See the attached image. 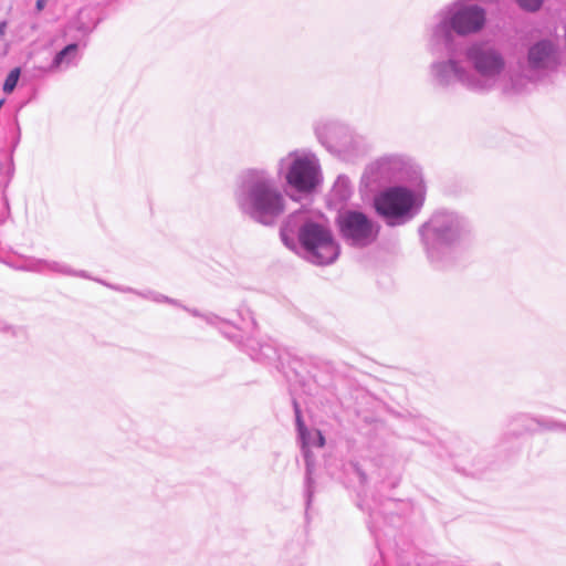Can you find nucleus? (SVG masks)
Wrapping results in <instances>:
<instances>
[{
  "label": "nucleus",
  "mask_w": 566,
  "mask_h": 566,
  "mask_svg": "<svg viewBox=\"0 0 566 566\" xmlns=\"http://www.w3.org/2000/svg\"><path fill=\"white\" fill-rule=\"evenodd\" d=\"M302 247L310 253L311 260L317 264H329L338 255V245L331 230L321 223L306 222L298 232Z\"/></svg>",
  "instance_id": "obj_1"
},
{
  "label": "nucleus",
  "mask_w": 566,
  "mask_h": 566,
  "mask_svg": "<svg viewBox=\"0 0 566 566\" xmlns=\"http://www.w3.org/2000/svg\"><path fill=\"white\" fill-rule=\"evenodd\" d=\"M249 203L251 213L263 223H270L284 209L282 196L265 184L252 188Z\"/></svg>",
  "instance_id": "obj_2"
},
{
  "label": "nucleus",
  "mask_w": 566,
  "mask_h": 566,
  "mask_svg": "<svg viewBox=\"0 0 566 566\" xmlns=\"http://www.w3.org/2000/svg\"><path fill=\"white\" fill-rule=\"evenodd\" d=\"M413 202V196L409 190L392 188L375 199V207L386 218H398L408 213Z\"/></svg>",
  "instance_id": "obj_3"
},
{
  "label": "nucleus",
  "mask_w": 566,
  "mask_h": 566,
  "mask_svg": "<svg viewBox=\"0 0 566 566\" xmlns=\"http://www.w3.org/2000/svg\"><path fill=\"white\" fill-rule=\"evenodd\" d=\"M286 180L300 192H311L319 184L318 168L308 158H297L293 161Z\"/></svg>",
  "instance_id": "obj_4"
},
{
  "label": "nucleus",
  "mask_w": 566,
  "mask_h": 566,
  "mask_svg": "<svg viewBox=\"0 0 566 566\" xmlns=\"http://www.w3.org/2000/svg\"><path fill=\"white\" fill-rule=\"evenodd\" d=\"M342 234L355 243H365L373 237V224L369 219L358 211H345L338 217Z\"/></svg>",
  "instance_id": "obj_5"
},
{
  "label": "nucleus",
  "mask_w": 566,
  "mask_h": 566,
  "mask_svg": "<svg viewBox=\"0 0 566 566\" xmlns=\"http://www.w3.org/2000/svg\"><path fill=\"white\" fill-rule=\"evenodd\" d=\"M485 22L484 11L478 7H465L458 10L452 19L451 27L459 34L479 31Z\"/></svg>",
  "instance_id": "obj_6"
},
{
  "label": "nucleus",
  "mask_w": 566,
  "mask_h": 566,
  "mask_svg": "<svg viewBox=\"0 0 566 566\" xmlns=\"http://www.w3.org/2000/svg\"><path fill=\"white\" fill-rule=\"evenodd\" d=\"M469 55L470 59L474 62L476 70L482 74H495L499 73L503 67V61L501 56L492 50L474 46L470 50Z\"/></svg>",
  "instance_id": "obj_7"
},
{
  "label": "nucleus",
  "mask_w": 566,
  "mask_h": 566,
  "mask_svg": "<svg viewBox=\"0 0 566 566\" xmlns=\"http://www.w3.org/2000/svg\"><path fill=\"white\" fill-rule=\"evenodd\" d=\"M553 52V45L549 42H539L530 50V62L538 66Z\"/></svg>",
  "instance_id": "obj_8"
},
{
  "label": "nucleus",
  "mask_w": 566,
  "mask_h": 566,
  "mask_svg": "<svg viewBox=\"0 0 566 566\" xmlns=\"http://www.w3.org/2000/svg\"><path fill=\"white\" fill-rule=\"evenodd\" d=\"M76 52H77V44L75 43H72V44H69L66 45L63 50H61L54 57L53 60V67L57 69L61 66V64L67 60V62L70 60H72L75 55H76Z\"/></svg>",
  "instance_id": "obj_9"
},
{
  "label": "nucleus",
  "mask_w": 566,
  "mask_h": 566,
  "mask_svg": "<svg viewBox=\"0 0 566 566\" xmlns=\"http://www.w3.org/2000/svg\"><path fill=\"white\" fill-rule=\"evenodd\" d=\"M20 77V69L15 67L11 70V72L8 74L4 84H3V91L7 94H10L17 86V83Z\"/></svg>",
  "instance_id": "obj_10"
},
{
  "label": "nucleus",
  "mask_w": 566,
  "mask_h": 566,
  "mask_svg": "<svg viewBox=\"0 0 566 566\" xmlns=\"http://www.w3.org/2000/svg\"><path fill=\"white\" fill-rule=\"evenodd\" d=\"M518 4L530 11H535L542 6V0H516Z\"/></svg>",
  "instance_id": "obj_11"
},
{
  "label": "nucleus",
  "mask_w": 566,
  "mask_h": 566,
  "mask_svg": "<svg viewBox=\"0 0 566 566\" xmlns=\"http://www.w3.org/2000/svg\"><path fill=\"white\" fill-rule=\"evenodd\" d=\"M46 1L48 0H36L35 7L38 12H41L45 8Z\"/></svg>",
  "instance_id": "obj_12"
},
{
  "label": "nucleus",
  "mask_w": 566,
  "mask_h": 566,
  "mask_svg": "<svg viewBox=\"0 0 566 566\" xmlns=\"http://www.w3.org/2000/svg\"><path fill=\"white\" fill-rule=\"evenodd\" d=\"M6 30H7V22L3 21L0 23V39L4 35Z\"/></svg>",
  "instance_id": "obj_13"
},
{
  "label": "nucleus",
  "mask_w": 566,
  "mask_h": 566,
  "mask_svg": "<svg viewBox=\"0 0 566 566\" xmlns=\"http://www.w3.org/2000/svg\"><path fill=\"white\" fill-rule=\"evenodd\" d=\"M319 442H321V446L324 444V438L323 437H321Z\"/></svg>",
  "instance_id": "obj_14"
}]
</instances>
